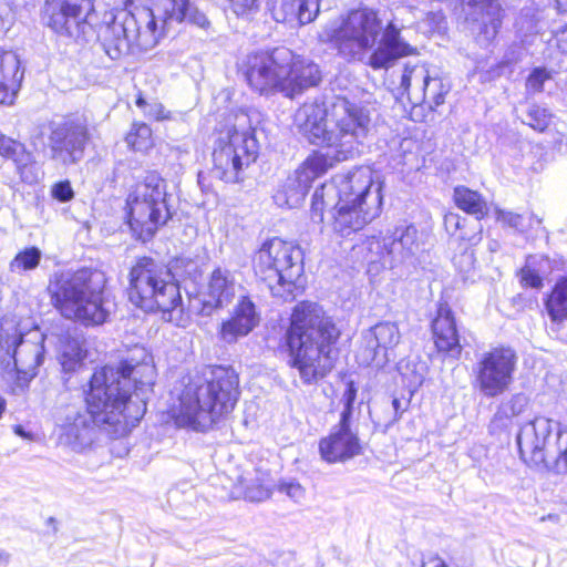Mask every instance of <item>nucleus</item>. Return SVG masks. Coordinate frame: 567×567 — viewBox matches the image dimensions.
<instances>
[{"label":"nucleus","instance_id":"f257e3e1","mask_svg":"<svg viewBox=\"0 0 567 567\" xmlns=\"http://www.w3.org/2000/svg\"><path fill=\"white\" fill-rule=\"evenodd\" d=\"M381 20L374 9L363 7L350 10L339 20L327 22L318 39L348 63L361 62L373 70H388L414 49L403 40L400 29L389 23L378 42Z\"/></svg>","mask_w":567,"mask_h":567},{"label":"nucleus","instance_id":"f03ea898","mask_svg":"<svg viewBox=\"0 0 567 567\" xmlns=\"http://www.w3.org/2000/svg\"><path fill=\"white\" fill-rule=\"evenodd\" d=\"M381 20L374 9L363 7L350 10L339 20L327 22L318 39L348 63L361 62L373 70H388L414 49L403 40L400 29L389 23L378 42Z\"/></svg>","mask_w":567,"mask_h":567},{"label":"nucleus","instance_id":"7ed1b4c3","mask_svg":"<svg viewBox=\"0 0 567 567\" xmlns=\"http://www.w3.org/2000/svg\"><path fill=\"white\" fill-rule=\"evenodd\" d=\"M295 123L309 143L326 147L331 161H347L360 153L373 132L370 111L343 96H336L329 106L306 103L296 113Z\"/></svg>","mask_w":567,"mask_h":567},{"label":"nucleus","instance_id":"20e7f679","mask_svg":"<svg viewBox=\"0 0 567 567\" xmlns=\"http://www.w3.org/2000/svg\"><path fill=\"white\" fill-rule=\"evenodd\" d=\"M382 184L374 181L371 167L360 166L347 174L336 175L330 183H322L311 197L310 217L323 221V213L332 207L333 229L347 238L363 229L382 210Z\"/></svg>","mask_w":567,"mask_h":567},{"label":"nucleus","instance_id":"39448f33","mask_svg":"<svg viewBox=\"0 0 567 567\" xmlns=\"http://www.w3.org/2000/svg\"><path fill=\"white\" fill-rule=\"evenodd\" d=\"M154 385V368L133 365L126 360L117 367L94 371L85 391L87 413L93 422L117 424L138 422L146 412L145 395Z\"/></svg>","mask_w":567,"mask_h":567},{"label":"nucleus","instance_id":"423d86ee","mask_svg":"<svg viewBox=\"0 0 567 567\" xmlns=\"http://www.w3.org/2000/svg\"><path fill=\"white\" fill-rule=\"evenodd\" d=\"M340 330L333 319L316 302L302 301L295 306L285 334L288 363L306 384L324 378L333 368L332 346Z\"/></svg>","mask_w":567,"mask_h":567},{"label":"nucleus","instance_id":"0eeeda50","mask_svg":"<svg viewBox=\"0 0 567 567\" xmlns=\"http://www.w3.org/2000/svg\"><path fill=\"white\" fill-rule=\"evenodd\" d=\"M239 394V378L231 367H207L202 373L187 375L178 405L173 409L175 425L205 433L234 410Z\"/></svg>","mask_w":567,"mask_h":567},{"label":"nucleus","instance_id":"6e6552de","mask_svg":"<svg viewBox=\"0 0 567 567\" xmlns=\"http://www.w3.org/2000/svg\"><path fill=\"white\" fill-rule=\"evenodd\" d=\"M105 276L90 268L74 272L55 271L48 292L54 308L69 320L84 327H97L109 321L115 303L105 292Z\"/></svg>","mask_w":567,"mask_h":567},{"label":"nucleus","instance_id":"1a4fd4ad","mask_svg":"<svg viewBox=\"0 0 567 567\" xmlns=\"http://www.w3.org/2000/svg\"><path fill=\"white\" fill-rule=\"evenodd\" d=\"M176 19L169 11L158 12L155 8L143 7L136 12L127 8L117 11L102 31V44L112 59L154 48L163 34L165 24Z\"/></svg>","mask_w":567,"mask_h":567},{"label":"nucleus","instance_id":"9d476101","mask_svg":"<svg viewBox=\"0 0 567 567\" xmlns=\"http://www.w3.org/2000/svg\"><path fill=\"white\" fill-rule=\"evenodd\" d=\"M252 267L274 297L292 301L302 290L303 254L299 246L274 237L255 252Z\"/></svg>","mask_w":567,"mask_h":567},{"label":"nucleus","instance_id":"9b49d317","mask_svg":"<svg viewBox=\"0 0 567 567\" xmlns=\"http://www.w3.org/2000/svg\"><path fill=\"white\" fill-rule=\"evenodd\" d=\"M520 458L529 467L567 473V426L545 416L523 424L516 435Z\"/></svg>","mask_w":567,"mask_h":567},{"label":"nucleus","instance_id":"f8f14e48","mask_svg":"<svg viewBox=\"0 0 567 567\" xmlns=\"http://www.w3.org/2000/svg\"><path fill=\"white\" fill-rule=\"evenodd\" d=\"M128 300L145 312L175 310L182 296L172 271L151 257L136 260L128 275Z\"/></svg>","mask_w":567,"mask_h":567},{"label":"nucleus","instance_id":"ddd939ff","mask_svg":"<svg viewBox=\"0 0 567 567\" xmlns=\"http://www.w3.org/2000/svg\"><path fill=\"white\" fill-rule=\"evenodd\" d=\"M166 188V182L158 173L147 172L130 192L126 199V218L137 240H151L172 218Z\"/></svg>","mask_w":567,"mask_h":567},{"label":"nucleus","instance_id":"4468645a","mask_svg":"<svg viewBox=\"0 0 567 567\" xmlns=\"http://www.w3.org/2000/svg\"><path fill=\"white\" fill-rule=\"evenodd\" d=\"M0 364L3 373L12 381V393H25L44 361V337L25 339L14 330L12 334L0 337Z\"/></svg>","mask_w":567,"mask_h":567},{"label":"nucleus","instance_id":"2eb2a0df","mask_svg":"<svg viewBox=\"0 0 567 567\" xmlns=\"http://www.w3.org/2000/svg\"><path fill=\"white\" fill-rule=\"evenodd\" d=\"M258 155L259 143L254 130L228 127L215 141L213 174L226 183H238L244 169L255 163Z\"/></svg>","mask_w":567,"mask_h":567},{"label":"nucleus","instance_id":"dca6fc26","mask_svg":"<svg viewBox=\"0 0 567 567\" xmlns=\"http://www.w3.org/2000/svg\"><path fill=\"white\" fill-rule=\"evenodd\" d=\"M292 51L276 48L271 51H258L247 55L244 74L249 86L264 95L281 93L285 96L287 76L291 72L289 63Z\"/></svg>","mask_w":567,"mask_h":567},{"label":"nucleus","instance_id":"f3484780","mask_svg":"<svg viewBox=\"0 0 567 567\" xmlns=\"http://www.w3.org/2000/svg\"><path fill=\"white\" fill-rule=\"evenodd\" d=\"M423 241L416 226L412 223H400L392 230L379 238L371 236L365 241L369 261H382L394 268L399 265L413 262L423 251Z\"/></svg>","mask_w":567,"mask_h":567},{"label":"nucleus","instance_id":"a211bd4d","mask_svg":"<svg viewBox=\"0 0 567 567\" xmlns=\"http://www.w3.org/2000/svg\"><path fill=\"white\" fill-rule=\"evenodd\" d=\"M41 134L47 138L49 158L61 167L81 162L90 140L86 124L70 117L50 121Z\"/></svg>","mask_w":567,"mask_h":567},{"label":"nucleus","instance_id":"6ab92c4d","mask_svg":"<svg viewBox=\"0 0 567 567\" xmlns=\"http://www.w3.org/2000/svg\"><path fill=\"white\" fill-rule=\"evenodd\" d=\"M516 363V353L508 347L483 352L473 365V385L488 399L503 394L513 382Z\"/></svg>","mask_w":567,"mask_h":567},{"label":"nucleus","instance_id":"aec40b11","mask_svg":"<svg viewBox=\"0 0 567 567\" xmlns=\"http://www.w3.org/2000/svg\"><path fill=\"white\" fill-rule=\"evenodd\" d=\"M93 8V0H45L42 19L60 37L86 40L92 30L87 17Z\"/></svg>","mask_w":567,"mask_h":567},{"label":"nucleus","instance_id":"412c9836","mask_svg":"<svg viewBox=\"0 0 567 567\" xmlns=\"http://www.w3.org/2000/svg\"><path fill=\"white\" fill-rule=\"evenodd\" d=\"M331 161L322 152H313L289 175L275 192L272 198L278 207H299L312 183L331 168Z\"/></svg>","mask_w":567,"mask_h":567},{"label":"nucleus","instance_id":"4be33fe9","mask_svg":"<svg viewBox=\"0 0 567 567\" xmlns=\"http://www.w3.org/2000/svg\"><path fill=\"white\" fill-rule=\"evenodd\" d=\"M462 11L476 43L482 48L492 44L503 24L502 0H462Z\"/></svg>","mask_w":567,"mask_h":567},{"label":"nucleus","instance_id":"5701e85b","mask_svg":"<svg viewBox=\"0 0 567 567\" xmlns=\"http://www.w3.org/2000/svg\"><path fill=\"white\" fill-rule=\"evenodd\" d=\"M260 321L257 307L248 296H243L235 306L230 318L223 321L219 334L227 343H234L239 338L248 336Z\"/></svg>","mask_w":567,"mask_h":567},{"label":"nucleus","instance_id":"b1692460","mask_svg":"<svg viewBox=\"0 0 567 567\" xmlns=\"http://www.w3.org/2000/svg\"><path fill=\"white\" fill-rule=\"evenodd\" d=\"M358 434L353 431L332 427L330 433L319 441L321 458L327 463H343L361 454Z\"/></svg>","mask_w":567,"mask_h":567},{"label":"nucleus","instance_id":"393cba45","mask_svg":"<svg viewBox=\"0 0 567 567\" xmlns=\"http://www.w3.org/2000/svg\"><path fill=\"white\" fill-rule=\"evenodd\" d=\"M432 333L439 352L458 359L462 352L455 317L446 303H440L432 321Z\"/></svg>","mask_w":567,"mask_h":567},{"label":"nucleus","instance_id":"a878e982","mask_svg":"<svg viewBox=\"0 0 567 567\" xmlns=\"http://www.w3.org/2000/svg\"><path fill=\"white\" fill-rule=\"evenodd\" d=\"M319 4L310 6V0H270V11L275 21L291 28L312 22L319 13Z\"/></svg>","mask_w":567,"mask_h":567},{"label":"nucleus","instance_id":"bb28decb","mask_svg":"<svg viewBox=\"0 0 567 567\" xmlns=\"http://www.w3.org/2000/svg\"><path fill=\"white\" fill-rule=\"evenodd\" d=\"M235 277L230 270L216 268L203 292V306L208 311L223 308L231 302L235 297Z\"/></svg>","mask_w":567,"mask_h":567},{"label":"nucleus","instance_id":"cd10ccee","mask_svg":"<svg viewBox=\"0 0 567 567\" xmlns=\"http://www.w3.org/2000/svg\"><path fill=\"white\" fill-rule=\"evenodd\" d=\"M291 72L287 76L285 96L292 99L305 90L317 86L321 81L319 66L292 52V61L289 63Z\"/></svg>","mask_w":567,"mask_h":567},{"label":"nucleus","instance_id":"c85d7f7f","mask_svg":"<svg viewBox=\"0 0 567 567\" xmlns=\"http://www.w3.org/2000/svg\"><path fill=\"white\" fill-rule=\"evenodd\" d=\"M363 339L374 357L382 352L389 360L388 353L400 343L401 332L396 322L380 321L363 332Z\"/></svg>","mask_w":567,"mask_h":567},{"label":"nucleus","instance_id":"c756f323","mask_svg":"<svg viewBox=\"0 0 567 567\" xmlns=\"http://www.w3.org/2000/svg\"><path fill=\"white\" fill-rule=\"evenodd\" d=\"M20 64L16 52L0 50V103L18 93L24 75Z\"/></svg>","mask_w":567,"mask_h":567},{"label":"nucleus","instance_id":"7c9ffc66","mask_svg":"<svg viewBox=\"0 0 567 567\" xmlns=\"http://www.w3.org/2000/svg\"><path fill=\"white\" fill-rule=\"evenodd\" d=\"M430 76V72L425 65L405 64L401 74L399 90H401L402 94H406L410 103L414 107L419 106L422 89Z\"/></svg>","mask_w":567,"mask_h":567},{"label":"nucleus","instance_id":"2f4dec72","mask_svg":"<svg viewBox=\"0 0 567 567\" xmlns=\"http://www.w3.org/2000/svg\"><path fill=\"white\" fill-rule=\"evenodd\" d=\"M544 306L553 322L567 319V275L556 278L550 292L544 299Z\"/></svg>","mask_w":567,"mask_h":567},{"label":"nucleus","instance_id":"473e14b6","mask_svg":"<svg viewBox=\"0 0 567 567\" xmlns=\"http://www.w3.org/2000/svg\"><path fill=\"white\" fill-rule=\"evenodd\" d=\"M453 199L457 208L474 216L475 219H483L488 213L485 198L478 192L472 190L468 187H455Z\"/></svg>","mask_w":567,"mask_h":567},{"label":"nucleus","instance_id":"72a5a7b5","mask_svg":"<svg viewBox=\"0 0 567 567\" xmlns=\"http://www.w3.org/2000/svg\"><path fill=\"white\" fill-rule=\"evenodd\" d=\"M451 91L449 82L444 81L441 76H430L425 82L421 92L419 106L427 107L434 112L436 109L444 104L445 96Z\"/></svg>","mask_w":567,"mask_h":567},{"label":"nucleus","instance_id":"f704fd0d","mask_svg":"<svg viewBox=\"0 0 567 567\" xmlns=\"http://www.w3.org/2000/svg\"><path fill=\"white\" fill-rule=\"evenodd\" d=\"M91 421L85 414L75 413L72 422L62 426V435L65 436V442L73 446V449L82 447L91 442Z\"/></svg>","mask_w":567,"mask_h":567},{"label":"nucleus","instance_id":"c9c22d12","mask_svg":"<svg viewBox=\"0 0 567 567\" xmlns=\"http://www.w3.org/2000/svg\"><path fill=\"white\" fill-rule=\"evenodd\" d=\"M11 161L14 163L16 171L23 183L33 185L41 179V166L33 153L27 150L25 145L19 148Z\"/></svg>","mask_w":567,"mask_h":567},{"label":"nucleus","instance_id":"e433bc0d","mask_svg":"<svg viewBox=\"0 0 567 567\" xmlns=\"http://www.w3.org/2000/svg\"><path fill=\"white\" fill-rule=\"evenodd\" d=\"M496 220L505 227L513 228L518 233H527L534 225H540L542 218L534 213L518 214L506 209H496Z\"/></svg>","mask_w":567,"mask_h":567},{"label":"nucleus","instance_id":"4c0bfd02","mask_svg":"<svg viewBox=\"0 0 567 567\" xmlns=\"http://www.w3.org/2000/svg\"><path fill=\"white\" fill-rule=\"evenodd\" d=\"M42 260V251L37 246L25 247L20 250L9 262V270L23 275L35 270Z\"/></svg>","mask_w":567,"mask_h":567},{"label":"nucleus","instance_id":"58836bf2","mask_svg":"<svg viewBox=\"0 0 567 567\" xmlns=\"http://www.w3.org/2000/svg\"><path fill=\"white\" fill-rule=\"evenodd\" d=\"M528 404V398L524 393H516L509 400L502 402L495 413L493 423L511 420L519 415Z\"/></svg>","mask_w":567,"mask_h":567},{"label":"nucleus","instance_id":"ea45409f","mask_svg":"<svg viewBox=\"0 0 567 567\" xmlns=\"http://www.w3.org/2000/svg\"><path fill=\"white\" fill-rule=\"evenodd\" d=\"M453 264L463 281L474 280L476 258L473 248L465 247L460 254H456Z\"/></svg>","mask_w":567,"mask_h":567},{"label":"nucleus","instance_id":"a19ab883","mask_svg":"<svg viewBox=\"0 0 567 567\" xmlns=\"http://www.w3.org/2000/svg\"><path fill=\"white\" fill-rule=\"evenodd\" d=\"M127 144L138 152H144L152 146V130L144 123L134 124L126 136Z\"/></svg>","mask_w":567,"mask_h":567},{"label":"nucleus","instance_id":"79ce46f5","mask_svg":"<svg viewBox=\"0 0 567 567\" xmlns=\"http://www.w3.org/2000/svg\"><path fill=\"white\" fill-rule=\"evenodd\" d=\"M523 123L538 132H544L550 123V113L545 107L532 104L527 110L526 118L523 120Z\"/></svg>","mask_w":567,"mask_h":567},{"label":"nucleus","instance_id":"37998d69","mask_svg":"<svg viewBox=\"0 0 567 567\" xmlns=\"http://www.w3.org/2000/svg\"><path fill=\"white\" fill-rule=\"evenodd\" d=\"M549 79H551V72L547 70L545 66L534 68L526 79L525 86L527 93L534 94L543 92L544 84Z\"/></svg>","mask_w":567,"mask_h":567},{"label":"nucleus","instance_id":"c03bdc74","mask_svg":"<svg viewBox=\"0 0 567 567\" xmlns=\"http://www.w3.org/2000/svg\"><path fill=\"white\" fill-rule=\"evenodd\" d=\"M278 492L285 494L287 497L292 499L295 503H301L305 499L306 491L295 480H282L278 484Z\"/></svg>","mask_w":567,"mask_h":567},{"label":"nucleus","instance_id":"a18cd8bd","mask_svg":"<svg viewBox=\"0 0 567 567\" xmlns=\"http://www.w3.org/2000/svg\"><path fill=\"white\" fill-rule=\"evenodd\" d=\"M481 220L482 219H475L468 229H466L465 223L463 229L460 231V240L467 243L471 248L482 240L483 226Z\"/></svg>","mask_w":567,"mask_h":567},{"label":"nucleus","instance_id":"49530a36","mask_svg":"<svg viewBox=\"0 0 567 567\" xmlns=\"http://www.w3.org/2000/svg\"><path fill=\"white\" fill-rule=\"evenodd\" d=\"M538 20L535 17V10L533 8H524L516 20V25L520 30H525L526 33L538 32Z\"/></svg>","mask_w":567,"mask_h":567},{"label":"nucleus","instance_id":"de8ad7c7","mask_svg":"<svg viewBox=\"0 0 567 567\" xmlns=\"http://www.w3.org/2000/svg\"><path fill=\"white\" fill-rule=\"evenodd\" d=\"M518 276L524 288L540 289L544 286L543 277L530 267H523Z\"/></svg>","mask_w":567,"mask_h":567},{"label":"nucleus","instance_id":"09e8293b","mask_svg":"<svg viewBox=\"0 0 567 567\" xmlns=\"http://www.w3.org/2000/svg\"><path fill=\"white\" fill-rule=\"evenodd\" d=\"M524 48L518 43L511 44L499 61V66L509 68L523 61Z\"/></svg>","mask_w":567,"mask_h":567},{"label":"nucleus","instance_id":"8fccbe9b","mask_svg":"<svg viewBox=\"0 0 567 567\" xmlns=\"http://www.w3.org/2000/svg\"><path fill=\"white\" fill-rule=\"evenodd\" d=\"M51 195L54 199L61 203H68L74 197V192L71 183L65 179L60 181L52 186Z\"/></svg>","mask_w":567,"mask_h":567},{"label":"nucleus","instance_id":"3c124183","mask_svg":"<svg viewBox=\"0 0 567 567\" xmlns=\"http://www.w3.org/2000/svg\"><path fill=\"white\" fill-rule=\"evenodd\" d=\"M23 145L24 144L20 141L11 138L0 132V155L3 158L11 159Z\"/></svg>","mask_w":567,"mask_h":567},{"label":"nucleus","instance_id":"603ef678","mask_svg":"<svg viewBox=\"0 0 567 567\" xmlns=\"http://www.w3.org/2000/svg\"><path fill=\"white\" fill-rule=\"evenodd\" d=\"M183 11L185 13V17L183 19H174L175 21H177V22L189 21L190 23H194L200 28H206L209 24L206 16L204 13L197 11L192 6L189 0H187V6H186L185 10H183Z\"/></svg>","mask_w":567,"mask_h":567},{"label":"nucleus","instance_id":"864d4df0","mask_svg":"<svg viewBox=\"0 0 567 567\" xmlns=\"http://www.w3.org/2000/svg\"><path fill=\"white\" fill-rule=\"evenodd\" d=\"M245 498L250 502H262L270 497V492L261 484H251L245 488Z\"/></svg>","mask_w":567,"mask_h":567},{"label":"nucleus","instance_id":"5fc2aeb1","mask_svg":"<svg viewBox=\"0 0 567 567\" xmlns=\"http://www.w3.org/2000/svg\"><path fill=\"white\" fill-rule=\"evenodd\" d=\"M465 223H467V219L461 217L456 213H447L444 216L445 229L451 235H455L457 231H461Z\"/></svg>","mask_w":567,"mask_h":567},{"label":"nucleus","instance_id":"6e6d98bb","mask_svg":"<svg viewBox=\"0 0 567 567\" xmlns=\"http://www.w3.org/2000/svg\"><path fill=\"white\" fill-rule=\"evenodd\" d=\"M233 11L237 16H244L258 7L259 0H229Z\"/></svg>","mask_w":567,"mask_h":567},{"label":"nucleus","instance_id":"4d7b16f0","mask_svg":"<svg viewBox=\"0 0 567 567\" xmlns=\"http://www.w3.org/2000/svg\"><path fill=\"white\" fill-rule=\"evenodd\" d=\"M353 414V406H343L339 423L336 424L333 427L340 429V430H347L352 431L350 427L351 419Z\"/></svg>","mask_w":567,"mask_h":567},{"label":"nucleus","instance_id":"13d9d810","mask_svg":"<svg viewBox=\"0 0 567 567\" xmlns=\"http://www.w3.org/2000/svg\"><path fill=\"white\" fill-rule=\"evenodd\" d=\"M357 399V388L353 382H349L343 392L341 402L343 406H353Z\"/></svg>","mask_w":567,"mask_h":567},{"label":"nucleus","instance_id":"bf43d9fd","mask_svg":"<svg viewBox=\"0 0 567 567\" xmlns=\"http://www.w3.org/2000/svg\"><path fill=\"white\" fill-rule=\"evenodd\" d=\"M415 567H449V565L440 556L430 555L426 558L423 557L420 564Z\"/></svg>","mask_w":567,"mask_h":567},{"label":"nucleus","instance_id":"052dcab7","mask_svg":"<svg viewBox=\"0 0 567 567\" xmlns=\"http://www.w3.org/2000/svg\"><path fill=\"white\" fill-rule=\"evenodd\" d=\"M145 113L156 121L168 118V112L165 111L162 104L150 105Z\"/></svg>","mask_w":567,"mask_h":567},{"label":"nucleus","instance_id":"680f3d73","mask_svg":"<svg viewBox=\"0 0 567 567\" xmlns=\"http://www.w3.org/2000/svg\"><path fill=\"white\" fill-rule=\"evenodd\" d=\"M135 104L137 107L143 109L144 111L148 106L142 94H138V96L135 100Z\"/></svg>","mask_w":567,"mask_h":567},{"label":"nucleus","instance_id":"e2e57ef3","mask_svg":"<svg viewBox=\"0 0 567 567\" xmlns=\"http://www.w3.org/2000/svg\"><path fill=\"white\" fill-rule=\"evenodd\" d=\"M558 10L567 11V0H553Z\"/></svg>","mask_w":567,"mask_h":567},{"label":"nucleus","instance_id":"0e129e2a","mask_svg":"<svg viewBox=\"0 0 567 567\" xmlns=\"http://www.w3.org/2000/svg\"><path fill=\"white\" fill-rule=\"evenodd\" d=\"M9 561V555L6 553L0 554V567L8 564Z\"/></svg>","mask_w":567,"mask_h":567},{"label":"nucleus","instance_id":"69168bd1","mask_svg":"<svg viewBox=\"0 0 567 567\" xmlns=\"http://www.w3.org/2000/svg\"><path fill=\"white\" fill-rule=\"evenodd\" d=\"M392 405H393V409H394L395 413L398 414L399 411L401 410V402H400V400L399 399H393Z\"/></svg>","mask_w":567,"mask_h":567},{"label":"nucleus","instance_id":"338daca9","mask_svg":"<svg viewBox=\"0 0 567 567\" xmlns=\"http://www.w3.org/2000/svg\"><path fill=\"white\" fill-rule=\"evenodd\" d=\"M6 408H7V402L3 398L0 396V417L2 416V414L4 413L6 411Z\"/></svg>","mask_w":567,"mask_h":567},{"label":"nucleus","instance_id":"774afa93","mask_svg":"<svg viewBox=\"0 0 567 567\" xmlns=\"http://www.w3.org/2000/svg\"><path fill=\"white\" fill-rule=\"evenodd\" d=\"M424 377L422 374L415 375L413 380V384L421 385L423 383Z\"/></svg>","mask_w":567,"mask_h":567}]
</instances>
